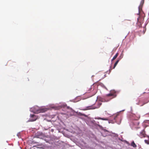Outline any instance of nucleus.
Here are the masks:
<instances>
[{
  "instance_id": "nucleus-14",
  "label": "nucleus",
  "mask_w": 149,
  "mask_h": 149,
  "mask_svg": "<svg viewBox=\"0 0 149 149\" xmlns=\"http://www.w3.org/2000/svg\"><path fill=\"white\" fill-rule=\"evenodd\" d=\"M145 142L146 143H148V140H145Z\"/></svg>"
},
{
  "instance_id": "nucleus-4",
  "label": "nucleus",
  "mask_w": 149,
  "mask_h": 149,
  "mask_svg": "<svg viewBox=\"0 0 149 149\" xmlns=\"http://www.w3.org/2000/svg\"><path fill=\"white\" fill-rule=\"evenodd\" d=\"M144 3V0H142L141 2L140 5L139 7V13L138 14H139L141 11L142 10V7Z\"/></svg>"
},
{
  "instance_id": "nucleus-5",
  "label": "nucleus",
  "mask_w": 149,
  "mask_h": 149,
  "mask_svg": "<svg viewBox=\"0 0 149 149\" xmlns=\"http://www.w3.org/2000/svg\"><path fill=\"white\" fill-rule=\"evenodd\" d=\"M107 96H112V98H114L116 96V92L114 91H111L109 93L107 94Z\"/></svg>"
},
{
  "instance_id": "nucleus-8",
  "label": "nucleus",
  "mask_w": 149,
  "mask_h": 149,
  "mask_svg": "<svg viewBox=\"0 0 149 149\" xmlns=\"http://www.w3.org/2000/svg\"><path fill=\"white\" fill-rule=\"evenodd\" d=\"M140 136L141 138L145 137V134H144V133L143 132L141 133Z\"/></svg>"
},
{
  "instance_id": "nucleus-9",
  "label": "nucleus",
  "mask_w": 149,
  "mask_h": 149,
  "mask_svg": "<svg viewBox=\"0 0 149 149\" xmlns=\"http://www.w3.org/2000/svg\"><path fill=\"white\" fill-rule=\"evenodd\" d=\"M118 56V53H117L113 57V58L112 60V61L114 60Z\"/></svg>"
},
{
  "instance_id": "nucleus-17",
  "label": "nucleus",
  "mask_w": 149,
  "mask_h": 149,
  "mask_svg": "<svg viewBox=\"0 0 149 149\" xmlns=\"http://www.w3.org/2000/svg\"><path fill=\"white\" fill-rule=\"evenodd\" d=\"M137 20H138V22H139V18H137Z\"/></svg>"
},
{
  "instance_id": "nucleus-11",
  "label": "nucleus",
  "mask_w": 149,
  "mask_h": 149,
  "mask_svg": "<svg viewBox=\"0 0 149 149\" xmlns=\"http://www.w3.org/2000/svg\"><path fill=\"white\" fill-rule=\"evenodd\" d=\"M30 149H41L40 148L37 147V146H33L32 148H31Z\"/></svg>"
},
{
  "instance_id": "nucleus-18",
  "label": "nucleus",
  "mask_w": 149,
  "mask_h": 149,
  "mask_svg": "<svg viewBox=\"0 0 149 149\" xmlns=\"http://www.w3.org/2000/svg\"><path fill=\"white\" fill-rule=\"evenodd\" d=\"M137 124H138V125H139V123L138 122H137Z\"/></svg>"
},
{
  "instance_id": "nucleus-10",
  "label": "nucleus",
  "mask_w": 149,
  "mask_h": 149,
  "mask_svg": "<svg viewBox=\"0 0 149 149\" xmlns=\"http://www.w3.org/2000/svg\"><path fill=\"white\" fill-rule=\"evenodd\" d=\"M119 61V60H118L116 61V62H115V63L114 64V66H113V69H114L115 67H116V65H117V64L118 63V62Z\"/></svg>"
},
{
  "instance_id": "nucleus-6",
  "label": "nucleus",
  "mask_w": 149,
  "mask_h": 149,
  "mask_svg": "<svg viewBox=\"0 0 149 149\" xmlns=\"http://www.w3.org/2000/svg\"><path fill=\"white\" fill-rule=\"evenodd\" d=\"M95 119H97L98 120H108V118H102L101 117H97V118H95Z\"/></svg>"
},
{
  "instance_id": "nucleus-2",
  "label": "nucleus",
  "mask_w": 149,
  "mask_h": 149,
  "mask_svg": "<svg viewBox=\"0 0 149 149\" xmlns=\"http://www.w3.org/2000/svg\"><path fill=\"white\" fill-rule=\"evenodd\" d=\"M99 105L96 107L93 106H92L87 107L86 108L83 109L81 110L84 111H85L87 110L93 109H97L99 108L100 105L102 104V103H99Z\"/></svg>"
},
{
  "instance_id": "nucleus-1",
  "label": "nucleus",
  "mask_w": 149,
  "mask_h": 149,
  "mask_svg": "<svg viewBox=\"0 0 149 149\" xmlns=\"http://www.w3.org/2000/svg\"><path fill=\"white\" fill-rule=\"evenodd\" d=\"M30 110V111L36 113H38L41 112V110L39 109V107L37 106L31 108Z\"/></svg>"
},
{
  "instance_id": "nucleus-12",
  "label": "nucleus",
  "mask_w": 149,
  "mask_h": 149,
  "mask_svg": "<svg viewBox=\"0 0 149 149\" xmlns=\"http://www.w3.org/2000/svg\"><path fill=\"white\" fill-rule=\"evenodd\" d=\"M123 54L122 53L120 56H119V58H119V59L118 60H120L123 57Z\"/></svg>"
},
{
  "instance_id": "nucleus-3",
  "label": "nucleus",
  "mask_w": 149,
  "mask_h": 149,
  "mask_svg": "<svg viewBox=\"0 0 149 149\" xmlns=\"http://www.w3.org/2000/svg\"><path fill=\"white\" fill-rule=\"evenodd\" d=\"M38 118V117L34 114H31L30 117L29 121H34L36 120Z\"/></svg>"
},
{
  "instance_id": "nucleus-15",
  "label": "nucleus",
  "mask_w": 149,
  "mask_h": 149,
  "mask_svg": "<svg viewBox=\"0 0 149 149\" xmlns=\"http://www.w3.org/2000/svg\"><path fill=\"white\" fill-rule=\"evenodd\" d=\"M117 116H118V115H116V116L115 117H114V120H116V118L117 117Z\"/></svg>"
},
{
  "instance_id": "nucleus-7",
  "label": "nucleus",
  "mask_w": 149,
  "mask_h": 149,
  "mask_svg": "<svg viewBox=\"0 0 149 149\" xmlns=\"http://www.w3.org/2000/svg\"><path fill=\"white\" fill-rule=\"evenodd\" d=\"M131 145L134 148H136V145L133 141L131 143Z\"/></svg>"
},
{
  "instance_id": "nucleus-16",
  "label": "nucleus",
  "mask_w": 149,
  "mask_h": 149,
  "mask_svg": "<svg viewBox=\"0 0 149 149\" xmlns=\"http://www.w3.org/2000/svg\"><path fill=\"white\" fill-rule=\"evenodd\" d=\"M81 115L83 116H85L84 114H81Z\"/></svg>"
},
{
  "instance_id": "nucleus-13",
  "label": "nucleus",
  "mask_w": 149,
  "mask_h": 149,
  "mask_svg": "<svg viewBox=\"0 0 149 149\" xmlns=\"http://www.w3.org/2000/svg\"><path fill=\"white\" fill-rule=\"evenodd\" d=\"M17 136H18V138H20L21 137V136L20 134V132L18 133L17 134Z\"/></svg>"
}]
</instances>
